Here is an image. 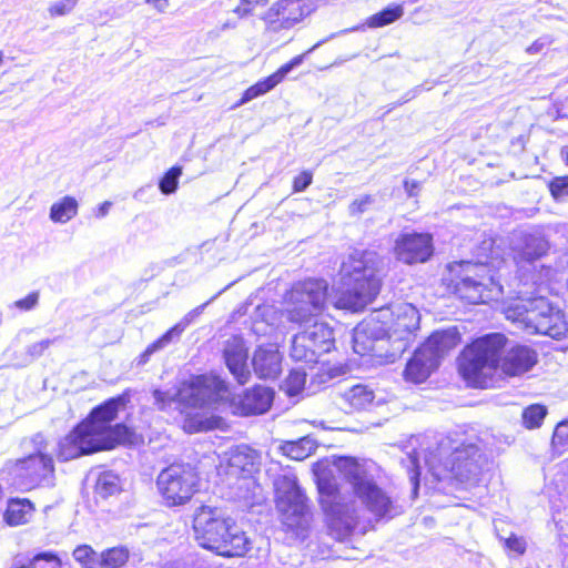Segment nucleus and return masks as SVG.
Returning a JSON list of instances; mask_svg holds the SVG:
<instances>
[{
    "label": "nucleus",
    "instance_id": "58",
    "mask_svg": "<svg viewBox=\"0 0 568 568\" xmlns=\"http://www.w3.org/2000/svg\"><path fill=\"white\" fill-rule=\"evenodd\" d=\"M44 346H48L50 344V341H45L42 343Z\"/></svg>",
    "mask_w": 568,
    "mask_h": 568
},
{
    "label": "nucleus",
    "instance_id": "47",
    "mask_svg": "<svg viewBox=\"0 0 568 568\" xmlns=\"http://www.w3.org/2000/svg\"><path fill=\"white\" fill-rule=\"evenodd\" d=\"M315 47L307 50L305 53L298 54L293 57L290 61L282 64L277 70L276 73L280 75L282 81H284L286 74L292 71L295 67L300 65L303 61L305 55L311 52Z\"/></svg>",
    "mask_w": 568,
    "mask_h": 568
},
{
    "label": "nucleus",
    "instance_id": "6",
    "mask_svg": "<svg viewBox=\"0 0 568 568\" xmlns=\"http://www.w3.org/2000/svg\"><path fill=\"white\" fill-rule=\"evenodd\" d=\"M442 286L449 296L469 305L488 304L503 291L487 263L469 260L448 263Z\"/></svg>",
    "mask_w": 568,
    "mask_h": 568
},
{
    "label": "nucleus",
    "instance_id": "49",
    "mask_svg": "<svg viewBox=\"0 0 568 568\" xmlns=\"http://www.w3.org/2000/svg\"><path fill=\"white\" fill-rule=\"evenodd\" d=\"M39 302V293L38 292H31L23 298L17 300L14 302V306L20 311H30L36 307V305Z\"/></svg>",
    "mask_w": 568,
    "mask_h": 568
},
{
    "label": "nucleus",
    "instance_id": "51",
    "mask_svg": "<svg viewBox=\"0 0 568 568\" xmlns=\"http://www.w3.org/2000/svg\"><path fill=\"white\" fill-rule=\"evenodd\" d=\"M153 396L155 399V405L162 412L168 410L172 403H175V394L170 396L168 393L156 389L154 390Z\"/></svg>",
    "mask_w": 568,
    "mask_h": 568
},
{
    "label": "nucleus",
    "instance_id": "56",
    "mask_svg": "<svg viewBox=\"0 0 568 568\" xmlns=\"http://www.w3.org/2000/svg\"><path fill=\"white\" fill-rule=\"evenodd\" d=\"M3 59H4V54H3V52H2V51H0V65L2 64Z\"/></svg>",
    "mask_w": 568,
    "mask_h": 568
},
{
    "label": "nucleus",
    "instance_id": "53",
    "mask_svg": "<svg viewBox=\"0 0 568 568\" xmlns=\"http://www.w3.org/2000/svg\"><path fill=\"white\" fill-rule=\"evenodd\" d=\"M111 205L112 203L110 201H104L103 203H101L95 210V216L104 217L108 214Z\"/></svg>",
    "mask_w": 568,
    "mask_h": 568
},
{
    "label": "nucleus",
    "instance_id": "15",
    "mask_svg": "<svg viewBox=\"0 0 568 568\" xmlns=\"http://www.w3.org/2000/svg\"><path fill=\"white\" fill-rule=\"evenodd\" d=\"M315 10V0H276L262 14L261 20L266 31L277 33L300 24Z\"/></svg>",
    "mask_w": 568,
    "mask_h": 568
},
{
    "label": "nucleus",
    "instance_id": "25",
    "mask_svg": "<svg viewBox=\"0 0 568 568\" xmlns=\"http://www.w3.org/2000/svg\"><path fill=\"white\" fill-rule=\"evenodd\" d=\"M36 511V505L29 498H9L3 513V519L9 526L16 527L30 521Z\"/></svg>",
    "mask_w": 568,
    "mask_h": 568
},
{
    "label": "nucleus",
    "instance_id": "2",
    "mask_svg": "<svg viewBox=\"0 0 568 568\" xmlns=\"http://www.w3.org/2000/svg\"><path fill=\"white\" fill-rule=\"evenodd\" d=\"M538 363V353L525 344H510L499 332L470 339L459 352L457 372L467 386L486 389L494 386L497 376L519 377Z\"/></svg>",
    "mask_w": 568,
    "mask_h": 568
},
{
    "label": "nucleus",
    "instance_id": "22",
    "mask_svg": "<svg viewBox=\"0 0 568 568\" xmlns=\"http://www.w3.org/2000/svg\"><path fill=\"white\" fill-rule=\"evenodd\" d=\"M479 449L475 444H462L455 448L449 459V470L459 481L468 480L476 474Z\"/></svg>",
    "mask_w": 568,
    "mask_h": 568
},
{
    "label": "nucleus",
    "instance_id": "26",
    "mask_svg": "<svg viewBox=\"0 0 568 568\" xmlns=\"http://www.w3.org/2000/svg\"><path fill=\"white\" fill-rule=\"evenodd\" d=\"M419 328V314L412 305L400 308L392 324L393 334L398 339H409Z\"/></svg>",
    "mask_w": 568,
    "mask_h": 568
},
{
    "label": "nucleus",
    "instance_id": "17",
    "mask_svg": "<svg viewBox=\"0 0 568 568\" xmlns=\"http://www.w3.org/2000/svg\"><path fill=\"white\" fill-rule=\"evenodd\" d=\"M390 252L394 258L404 265L425 264L435 253L434 236L426 231L400 232L395 237Z\"/></svg>",
    "mask_w": 568,
    "mask_h": 568
},
{
    "label": "nucleus",
    "instance_id": "11",
    "mask_svg": "<svg viewBox=\"0 0 568 568\" xmlns=\"http://www.w3.org/2000/svg\"><path fill=\"white\" fill-rule=\"evenodd\" d=\"M335 349L333 327L326 322L314 321L310 327L293 336L291 356L295 361L317 363L320 356Z\"/></svg>",
    "mask_w": 568,
    "mask_h": 568
},
{
    "label": "nucleus",
    "instance_id": "45",
    "mask_svg": "<svg viewBox=\"0 0 568 568\" xmlns=\"http://www.w3.org/2000/svg\"><path fill=\"white\" fill-rule=\"evenodd\" d=\"M313 182V172L311 170H303L292 180V192L301 193L305 191Z\"/></svg>",
    "mask_w": 568,
    "mask_h": 568
},
{
    "label": "nucleus",
    "instance_id": "7",
    "mask_svg": "<svg viewBox=\"0 0 568 568\" xmlns=\"http://www.w3.org/2000/svg\"><path fill=\"white\" fill-rule=\"evenodd\" d=\"M156 491L162 506L169 509L189 505L201 490V476L190 463L173 462L156 476Z\"/></svg>",
    "mask_w": 568,
    "mask_h": 568
},
{
    "label": "nucleus",
    "instance_id": "10",
    "mask_svg": "<svg viewBox=\"0 0 568 568\" xmlns=\"http://www.w3.org/2000/svg\"><path fill=\"white\" fill-rule=\"evenodd\" d=\"M274 503L286 530L301 534L310 528L313 519L311 499L296 480L281 479L275 489Z\"/></svg>",
    "mask_w": 568,
    "mask_h": 568
},
{
    "label": "nucleus",
    "instance_id": "32",
    "mask_svg": "<svg viewBox=\"0 0 568 568\" xmlns=\"http://www.w3.org/2000/svg\"><path fill=\"white\" fill-rule=\"evenodd\" d=\"M79 204L75 197L67 195L50 207V219L54 223H67L78 214Z\"/></svg>",
    "mask_w": 568,
    "mask_h": 568
},
{
    "label": "nucleus",
    "instance_id": "33",
    "mask_svg": "<svg viewBox=\"0 0 568 568\" xmlns=\"http://www.w3.org/2000/svg\"><path fill=\"white\" fill-rule=\"evenodd\" d=\"M404 14V8L402 4H393L383 10L369 16L365 26L371 29H378L385 26H388L398 19H400Z\"/></svg>",
    "mask_w": 568,
    "mask_h": 568
},
{
    "label": "nucleus",
    "instance_id": "29",
    "mask_svg": "<svg viewBox=\"0 0 568 568\" xmlns=\"http://www.w3.org/2000/svg\"><path fill=\"white\" fill-rule=\"evenodd\" d=\"M375 395L366 385L357 384L343 394V400L347 413L366 409L374 402Z\"/></svg>",
    "mask_w": 568,
    "mask_h": 568
},
{
    "label": "nucleus",
    "instance_id": "19",
    "mask_svg": "<svg viewBox=\"0 0 568 568\" xmlns=\"http://www.w3.org/2000/svg\"><path fill=\"white\" fill-rule=\"evenodd\" d=\"M223 356L225 364L239 384L244 385L251 377L247 367L248 351L240 336H232L226 341Z\"/></svg>",
    "mask_w": 568,
    "mask_h": 568
},
{
    "label": "nucleus",
    "instance_id": "18",
    "mask_svg": "<svg viewBox=\"0 0 568 568\" xmlns=\"http://www.w3.org/2000/svg\"><path fill=\"white\" fill-rule=\"evenodd\" d=\"M531 332L560 339L568 332V323L560 311L552 308L547 302L540 300Z\"/></svg>",
    "mask_w": 568,
    "mask_h": 568
},
{
    "label": "nucleus",
    "instance_id": "12",
    "mask_svg": "<svg viewBox=\"0 0 568 568\" xmlns=\"http://www.w3.org/2000/svg\"><path fill=\"white\" fill-rule=\"evenodd\" d=\"M234 520L222 507L205 504L196 507L192 516V529L199 546L211 551L216 544L221 545L223 535Z\"/></svg>",
    "mask_w": 568,
    "mask_h": 568
},
{
    "label": "nucleus",
    "instance_id": "9",
    "mask_svg": "<svg viewBox=\"0 0 568 568\" xmlns=\"http://www.w3.org/2000/svg\"><path fill=\"white\" fill-rule=\"evenodd\" d=\"M0 474L22 491H31L54 479L55 466L50 454L37 452L7 460Z\"/></svg>",
    "mask_w": 568,
    "mask_h": 568
},
{
    "label": "nucleus",
    "instance_id": "39",
    "mask_svg": "<svg viewBox=\"0 0 568 568\" xmlns=\"http://www.w3.org/2000/svg\"><path fill=\"white\" fill-rule=\"evenodd\" d=\"M73 557L82 568H101L100 558L89 545H80L73 550Z\"/></svg>",
    "mask_w": 568,
    "mask_h": 568
},
{
    "label": "nucleus",
    "instance_id": "52",
    "mask_svg": "<svg viewBox=\"0 0 568 568\" xmlns=\"http://www.w3.org/2000/svg\"><path fill=\"white\" fill-rule=\"evenodd\" d=\"M403 186L408 196H416L418 194L420 183L416 180H405Z\"/></svg>",
    "mask_w": 568,
    "mask_h": 568
},
{
    "label": "nucleus",
    "instance_id": "36",
    "mask_svg": "<svg viewBox=\"0 0 568 568\" xmlns=\"http://www.w3.org/2000/svg\"><path fill=\"white\" fill-rule=\"evenodd\" d=\"M121 491L119 478L111 473H102L94 485L95 496L106 499Z\"/></svg>",
    "mask_w": 568,
    "mask_h": 568
},
{
    "label": "nucleus",
    "instance_id": "50",
    "mask_svg": "<svg viewBox=\"0 0 568 568\" xmlns=\"http://www.w3.org/2000/svg\"><path fill=\"white\" fill-rule=\"evenodd\" d=\"M286 384L288 386V394L295 395L304 387L305 376L300 373H291L286 379Z\"/></svg>",
    "mask_w": 568,
    "mask_h": 568
},
{
    "label": "nucleus",
    "instance_id": "4",
    "mask_svg": "<svg viewBox=\"0 0 568 568\" xmlns=\"http://www.w3.org/2000/svg\"><path fill=\"white\" fill-rule=\"evenodd\" d=\"M227 393L226 383L215 376L200 374L183 381L175 392V408L182 417V429L186 434L224 429V418L214 410L229 400Z\"/></svg>",
    "mask_w": 568,
    "mask_h": 568
},
{
    "label": "nucleus",
    "instance_id": "27",
    "mask_svg": "<svg viewBox=\"0 0 568 568\" xmlns=\"http://www.w3.org/2000/svg\"><path fill=\"white\" fill-rule=\"evenodd\" d=\"M254 372L260 378H275L281 373L278 352L258 348L253 356Z\"/></svg>",
    "mask_w": 568,
    "mask_h": 568
},
{
    "label": "nucleus",
    "instance_id": "44",
    "mask_svg": "<svg viewBox=\"0 0 568 568\" xmlns=\"http://www.w3.org/2000/svg\"><path fill=\"white\" fill-rule=\"evenodd\" d=\"M504 547L509 554H514L516 556H523L527 549L524 538L515 534H511L509 537L504 539Z\"/></svg>",
    "mask_w": 568,
    "mask_h": 568
},
{
    "label": "nucleus",
    "instance_id": "43",
    "mask_svg": "<svg viewBox=\"0 0 568 568\" xmlns=\"http://www.w3.org/2000/svg\"><path fill=\"white\" fill-rule=\"evenodd\" d=\"M548 189L554 199L568 196V175L552 178L548 183Z\"/></svg>",
    "mask_w": 568,
    "mask_h": 568
},
{
    "label": "nucleus",
    "instance_id": "16",
    "mask_svg": "<svg viewBox=\"0 0 568 568\" xmlns=\"http://www.w3.org/2000/svg\"><path fill=\"white\" fill-rule=\"evenodd\" d=\"M445 337L444 333L434 332L414 351L404 369V377L407 382L423 383L438 367L444 353Z\"/></svg>",
    "mask_w": 568,
    "mask_h": 568
},
{
    "label": "nucleus",
    "instance_id": "54",
    "mask_svg": "<svg viewBox=\"0 0 568 568\" xmlns=\"http://www.w3.org/2000/svg\"><path fill=\"white\" fill-rule=\"evenodd\" d=\"M545 47V43L541 40H535L530 45L527 47L526 52L530 54H535L540 52Z\"/></svg>",
    "mask_w": 568,
    "mask_h": 568
},
{
    "label": "nucleus",
    "instance_id": "14",
    "mask_svg": "<svg viewBox=\"0 0 568 568\" xmlns=\"http://www.w3.org/2000/svg\"><path fill=\"white\" fill-rule=\"evenodd\" d=\"M234 520L222 507L205 504L196 507L192 516V529L199 546L211 551L216 544L221 545L223 535Z\"/></svg>",
    "mask_w": 568,
    "mask_h": 568
},
{
    "label": "nucleus",
    "instance_id": "48",
    "mask_svg": "<svg viewBox=\"0 0 568 568\" xmlns=\"http://www.w3.org/2000/svg\"><path fill=\"white\" fill-rule=\"evenodd\" d=\"M373 203V196L369 194H366L362 197L355 199L349 204V213L352 215H357L364 213L367 207Z\"/></svg>",
    "mask_w": 568,
    "mask_h": 568
},
{
    "label": "nucleus",
    "instance_id": "1",
    "mask_svg": "<svg viewBox=\"0 0 568 568\" xmlns=\"http://www.w3.org/2000/svg\"><path fill=\"white\" fill-rule=\"evenodd\" d=\"M333 465L352 491L346 497L329 471L316 474L317 503L333 538L342 540L351 536L359 524L362 509L375 521L389 520L398 514L395 499L371 475L368 460L337 456Z\"/></svg>",
    "mask_w": 568,
    "mask_h": 568
},
{
    "label": "nucleus",
    "instance_id": "20",
    "mask_svg": "<svg viewBox=\"0 0 568 568\" xmlns=\"http://www.w3.org/2000/svg\"><path fill=\"white\" fill-rule=\"evenodd\" d=\"M273 402V392L263 386H253L246 389L239 400L230 399L231 405H235L234 414L241 416L260 415L271 408Z\"/></svg>",
    "mask_w": 568,
    "mask_h": 568
},
{
    "label": "nucleus",
    "instance_id": "5",
    "mask_svg": "<svg viewBox=\"0 0 568 568\" xmlns=\"http://www.w3.org/2000/svg\"><path fill=\"white\" fill-rule=\"evenodd\" d=\"M376 253L355 250L342 262V288L337 291L334 307L351 312L363 311L381 293L382 280L376 273Z\"/></svg>",
    "mask_w": 568,
    "mask_h": 568
},
{
    "label": "nucleus",
    "instance_id": "30",
    "mask_svg": "<svg viewBox=\"0 0 568 568\" xmlns=\"http://www.w3.org/2000/svg\"><path fill=\"white\" fill-rule=\"evenodd\" d=\"M283 81L280 78V75L276 73V71H274L270 75L258 80L254 84L246 88L243 91L239 101L236 103H234V105L232 108L233 109L239 108L258 97H262V95L268 93L270 91H272L275 87H277Z\"/></svg>",
    "mask_w": 568,
    "mask_h": 568
},
{
    "label": "nucleus",
    "instance_id": "3",
    "mask_svg": "<svg viewBox=\"0 0 568 568\" xmlns=\"http://www.w3.org/2000/svg\"><path fill=\"white\" fill-rule=\"evenodd\" d=\"M131 399V389L110 397L94 406L58 444L61 460H71L119 446L132 445L135 432L124 423H113Z\"/></svg>",
    "mask_w": 568,
    "mask_h": 568
},
{
    "label": "nucleus",
    "instance_id": "23",
    "mask_svg": "<svg viewBox=\"0 0 568 568\" xmlns=\"http://www.w3.org/2000/svg\"><path fill=\"white\" fill-rule=\"evenodd\" d=\"M539 301L537 298L516 297L507 302L503 308L506 320L523 325L531 331Z\"/></svg>",
    "mask_w": 568,
    "mask_h": 568
},
{
    "label": "nucleus",
    "instance_id": "55",
    "mask_svg": "<svg viewBox=\"0 0 568 568\" xmlns=\"http://www.w3.org/2000/svg\"><path fill=\"white\" fill-rule=\"evenodd\" d=\"M169 0H145L146 3L153 6L154 8L162 9L168 4Z\"/></svg>",
    "mask_w": 568,
    "mask_h": 568
},
{
    "label": "nucleus",
    "instance_id": "34",
    "mask_svg": "<svg viewBox=\"0 0 568 568\" xmlns=\"http://www.w3.org/2000/svg\"><path fill=\"white\" fill-rule=\"evenodd\" d=\"M548 415V408L545 404L534 403L524 407L521 412V425L525 429L534 430L542 426Z\"/></svg>",
    "mask_w": 568,
    "mask_h": 568
},
{
    "label": "nucleus",
    "instance_id": "46",
    "mask_svg": "<svg viewBox=\"0 0 568 568\" xmlns=\"http://www.w3.org/2000/svg\"><path fill=\"white\" fill-rule=\"evenodd\" d=\"M78 0H62L49 7L48 11L52 18L69 14L77 6Z\"/></svg>",
    "mask_w": 568,
    "mask_h": 568
},
{
    "label": "nucleus",
    "instance_id": "31",
    "mask_svg": "<svg viewBox=\"0 0 568 568\" xmlns=\"http://www.w3.org/2000/svg\"><path fill=\"white\" fill-rule=\"evenodd\" d=\"M316 448V444L308 436L296 440H287L281 445V452L284 456L293 460H304L311 456Z\"/></svg>",
    "mask_w": 568,
    "mask_h": 568
},
{
    "label": "nucleus",
    "instance_id": "42",
    "mask_svg": "<svg viewBox=\"0 0 568 568\" xmlns=\"http://www.w3.org/2000/svg\"><path fill=\"white\" fill-rule=\"evenodd\" d=\"M268 4V0H240L234 9V13L239 18L253 16L256 8H264Z\"/></svg>",
    "mask_w": 568,
    "mask_h": 568
},
{
    "label": "nucleus",
    "instance_id": "40",
    "mask_svg": "<svg viewBox=\"0 0 568 568\" xmlns=\"http://www.w3.org/2000/svg\"><path fill=\"white\" fill-rule=\"evenodd\" d=\"M183 331V327H181L179 324L174 325L170 329H168L164 334H162L158 339L152 342L150 345L146 346V348L142 352L140 355L141 362H146L149 357L155 353L156 351L164 347L172 339V334L176 333L180 334Z\"/></svg>",
    "mask_w": 568,
    "mask_h": 568
},
{
    "label": "nucleus",
    "instance_id": "21",
    "mask_svg": "<svg viewBox=\"0 0 568 568\" xmlns=\"http://www.w3.org/2000/svg\"><path fill=\"white\" fill-rule=\"evenodd\" d=\"M223 542L215 545L211 552L223 558H241L252 549V540L234 520L227 532L222 537Z\"/></svg>",
    "mask_w": 568,
    "mask_h": 568
},
{
    "label": "nucleus",
    "instance_id": "41",
    "mask_svg": "<svg viewBox=\"0 0 568 568\" xmlns=\"http://www.w3.org/2000/svg\"><path fill=\"white\" fill-rule=\"evenodd\" d=\"M551 445L557 450H568V419H562L555 426Z\"/></svg>",
    "mask_w": 568,
    "mask_h": 568
},
{
    "label": "nucleus",
    "instance_id": "28",
    "mask_svg": "<svg viewBox=\"0 0 568 568\" xmlns=\"http://www.w3.org/2000/svg\"><path fill=\"white\" fill-rule=\"evenodd\" d=\"M547 253L548 246L546 243L538 239H530L521 246L515 247L511 257L518 267H525L546 256Z\"/></svg>",
    "mask_w": 568,
    "mask_h": 568
},
{
    "label": "nucleus",
    "instance_id": "37",
    "mask_svg": "<svg viewBox=\"0 0 568 568\" xmlns=\"http://www.w3.org/2000/svg\"><path fill=\"white\" fill-rule=\"evenodd\" d=\"M62 561L54 551H41L36 554L27 562L17 565L16 568H61Z\"/></svg>",
    "mask_w": 568,
    "mask_h": 568
},
{
    "label": "nucleus",
    "instance_id": "8",
    "mask_svg": "<svg viewBox=\"0 0 568 568\" xmlns=\"http://www.w3.org/2000/svg\"><path fill=\"white\" fill-rule=\"evenodd\" d=\"M328 285L324 280L307 278L287 293L286 320L300 326L317 321L327 308Z\"/></svg>",
    "mask_w": 568,
    "mask_h": 568
},
{
    "label": "nucleus",
    "instance_id": "38",
    "mask_svg": "<svg viewBox=\"0 0 568 568\" xmlns=\"http://www.w3.org/2000/svg\"><path fill=\"white\" fill-rule=\"evenodd\" d=\"M183 173L181 165H173L164 172L159 181V189L162 194L169 195L174 193L179 187V179Z\"/></svg>",
    "mask_w": 568,
    "mask_h": 568
},
{
    "label": "nucleus",
    "instance_id": "35",
    "mask_svg": "<svg viewBox=\"0 0 568 568\" xmlns=\"http://www.w3.org/2000/svg\"><path fill=\"white\" fill-rule=\"evenodd\" d=\"M130 559V550L125 546H115L102 551L101 568H123Z\"/></svg>",
    "mask_w": 568,
    "mask_h": 568
},
{
    "label": "nucleus",
    "instance_id": "24",
    "mask_svg": "<svg viewBox=\"0 0 568 568\" xmlns=\"http://www.w3.org/2000/svg\"><path fill=\"white\" fill-rule=\"evenodd\" d=\"M260 456L250 448L235 450L229 459L230 471L239 478H251L260 471Z\"/></svg>",
    "mask_w": 568,
    "mask_h": 568
},
{
    "label": "nucleus",
    "instance_id": "13",
    "mask_svg": "<svg viewBox=\"0 0 568 568\" xmlns=\"http://www.w3.org/2000/svg\"><path fill=\"white\" fill-rule=\"evenodd\" d=\"M234 520L222 507L205 504L196 507L192 516V529L199 546L211 551L216 544L221 545L223 535Z\"/></svg>",
    "mask_w": 568,
    "mask_h": 568
},
{
    "label": "nucleus",
    "instance_id": "57",
    "mask_svg": "<svg viewBox=\"0 0 568 568\" xmlns=\"http://www.w3.org/2000/svg\"><path fill=\"white\" fill-rule=\"evenodd\" d=\"M565 163L568 164V150H567V153L565 155Z\"/></svg>",
    "mask_w": 568,
    "mask_h": 568
}]
</instances>
